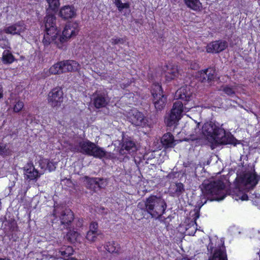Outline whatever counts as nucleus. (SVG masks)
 Returning a JSON list of instances; mask_svg holds the SVG:
<instances>
[{
	"label": "nucleus",
	"instance_id": "nucleus-1",
	"mask_svg": "<svg viewBox=\"0 0 260 260\" xmlns=\"http://www.w3.org/2000/svg\"><path fill=\"white\" fill-rule=\"evenodd\" d=\"M195 121L187 123L184 127L186 135L191 141L206 138L213 145L230 144L236 145L237 140L230 133L217 126L212 122H207L202 126Z\"/></svg>",
	"mask_w": 260,
	"mask_h": 260
},
{
	"label": "nucleus",
	"instance_id": "nucleus-2",
	"mask_svg": "<svg viewBox=\"0 0 260 260\" xmlns=\"http://www.w3.org/2000/svg\"><path fill=\"white\" fill-rule=\"evenodd\" d=\"M144 206L145 211L155 218L160 217L165 213L167 206L164 199L153 195L147 198L144 203H139L138 205L141 209Z\"/></svg>",
	"mask_w": 260,
	"mask_h": 260
},
{
	"label": "nucleus",
	"instance_id": "nucleus-3",
	"mask_svg": "<svg viewBox=\"0 0 260 260\" xmlns=\"http://www.w3.org/2000/svg\"><path fill=\"white\" fill-rule=\"evenodd\" d=\"M202 188L203 193L210 201H221L226 195L225 185L220 180L211 181L210 183H204Z\"/></svg>",
	"mask_w": 260,
	"mask_h": 260
},
{
	"label": "nucleus",
	"instance_id": "nucleus-4",
	"mask_svg": "<svg viewBox=\"0 0 260 260\" xmlns=\"http://www.w3.org/2000/svg\"><path fill=\"white\" fill-rule=\"evenodd\" d=\"M44 25L46 32L43 42L45 45H48L53 42H57L59 30L56 25V17L54 15L47 14L44 18Z\"/></svg>",
	"mask_w": 260,
	"mask_h": 260
},
{
	"label": "nucleus",
	"instance_id": "nucleus-5",
	"mask_svg": "<svg viewBox=\"0 0 260 260\" xmlns=\"http://www.w3.org/2000/svg\"><path fill=\"white\" fill-rule=\"evenodd\" d=\"M193 88L191 86L185 85L178 89L175 93V97L184 102L183 106L185 111H189L196 106L193 101Z\"/></svg>",
	"mask_w": 260,
	"mask_h": 260
},
{
	"label": "nucleus",
	"instance_id": "nucleus-6",
	"mask_svg": "<svg viewBox=\"0 0 260 260\" xmlns=\"http://www.w3.org/2000/svg\"><path fill=\"white\" fill-rule=\"evenodd\" d=\"M82 153H85L95 157L102 158L110 157L111 154L105 151L103 148L96 146L88 140L82 141Z\"/></svg>",
	"mask_w": 260,
	"mask_h": 260
},
{
	"label": "nucleus",
	"instance_id": "nucleus-7",
	"mask_svg": "<svg viewBox=\"0 0 260 260\" xmlns=\"http://www.w3.org/2000/svg\"><path fill=\"white\" fill-rule=\"evenodd\" d=\"M153 103L157 111H161L165 107L167 97L162 93L161 86L158 83L153 85L152 89Z\"/></svg>",
	"mask_w": 260,
	"mask_h": 260
},
{
	"label": "nucleus",
	"instance_id": "nucleus-8",
	"mask_svg": "<svg viewBox=\"0 0 260 260\" xmlns=\"http://www.w3.org/2000/svg\"><path fill=\"white\" fill-rule=\"evenodd\" d=\"M183 108V103L181 101H176L173 106L171 113L166 119V123L169 126L176 124L181 117L182 112H187Z\"/></svg>",
	"mask_w": 260,
	"mask_h": 260
},
{
	"label": "nucleus",
	"instance_id": "nucleus-9",
	"mask_svg": "<svg viewBox=\"0 0 260 260\" xmlns=\"http://www.w3.org/2000/svg\"><path fill=\"white\" fill-rule=\"evenodd\" d=\"M53 215L59 217L61 223L63 225L64 228L68 229L74 219L73 212L70 209H63L62 207H55Z\"/></svg>",
	"mask_w": 260,
	"mask_h": 260
},
{
	"label": "nucleus",
	"instance_id": "nucleus-10",
	"mask_svg": "<svg viewBox=\"0 0 260 260\" xmlns=\"http://www.w3.org/2000/svg\"><path fill=\"white\" fill-rule=\"evenodd\" d=\"M128 118L129 121L137 126L146 127L149 125L148 118L142 112L136 109H132L128 113Z\"/></svg>",
	"mask_w": 260,
	"mask_h": 260
},
{
	"label": "nucleus",
	"instance_id": "nucleus-11",
	"mask_svg": "<svg viewBox=\"0 0 260 260\" xmlns=\"http://www.w3.org/2000/svg\"><path fill=\"white\" fill-rule=\"evenodd\" d=\"M260 177L257 176L254 169L247 171L241 175L239 178L241 184L245 186L246 189H249L254 186L257 183Z\"/></svg>",
	"mask_w": 260,
	"mask_h": 260
},
{
	"label": "nucleus",
	"instance_id": "nucleus-12",
	"mask_svg": "<svg viewBox=\"0 0 260 260\" xmlns=\"http://www.w3.org/2000/svg\"><path fill=\"white\" fill-rule=\"evenodd\" d=\"M63 91L60 87L53 88L48 93V104L53 108L60 106L63 102Z\"/></svg>",
	"mask_w": 260,
	"mask_h": 260
},
{
	"label": "nucleus",
	"instance_id": "nucleus-13",
	"mask_svg": "<svg viewBox=\"0 0 260 260\" xmlns=\"http://www.w3.org/2000/svg\"><path fill=\"white\" fill-rule=\"evenodd\" d=\"M77 24L76 23H69L66 25L62 31L61 36L58 40L61 43L67 41L72 37L75 36L78 33L79 29H77Z\"/></svg>",
	"mask_w": 260,
	"mask_h": 260
},
{
	"label": "nucleus",
	"instance_id": "nucleus-14",
	"mask_svg": "<svg viewBox=\"0 0 260 260\" xmlns=\"http://www.w3.org/2000/svg\"><path fill=\"white\" fill-rule=\"evenodd\" d=\"M26 29V25L23 21H20L5 27L3 31L7 34L20 35Z\"/></svg>",
	"mask_w": 260,
	"mask_h": 260
},
{
	"label": "nucleus",
	"instance_id": "nucleus-15",
	"mask_svg": "<svg viewBox=\"0 0 260 260\" xmlns=\"http://www.w3.org/2000/svg\"><path fill=\"white\" fill-rule=\"evenodd\" d=\"M228 47V43L225 41H217L209 43L206 51L208 53H217L224 50Z\"/></svg>",
	"mask_w": 260,
	"mask_h": 260
},
{
	"label": "nucleus",
	"instance_id": "nucleus-16",
	"mask_svg": "<svg viewBox=\"0 0 260 260\" xmlns=\"http://www.w3.org/2000/svg\"><path fill=\"white\" fill-rule=\"evenodd\" d=\"M109 100L105 93H95L93 99V104L96 108L106 107Z\"/></svg>",
	"mask_w": 260,
	"mask_h": 260
},
{
	"label": "nucleus",
	"instance_id": "nucleus-17",
	"mask_svg": "<svg viewBox=\"0 0 260 260\" xmlns=\"http://www.w3.org/2000/svg\"><path fill=\"white\" fill-rule=\"evenodd\" d=\"M59 63L61 73L76 71L79 66V63L74 60H64Z\"/></svg>",
	"mask_w": 260,
	"mask_h": 260
},
{
	"label": "nucleus",
	"instance_id": "nucleus-18",
	"mask_svg": "<svg viewBox=\"0 0 260 260\" xmlns=\"http://www.w3.org/2000/svg\"><path fill=\"white\" fill-rule=\"evenodd\" d=\"M137 150V147L135 143L131 140H126L123 141L119 153L121 155L126 154L125 150L128 153L135 152Z\"/></svg>",
	"mask_w": 260,
	"mask_h": 260
},
{
	"label": "nucleus",
	"instance_id": "nucleus-19",
	"mask_svg": "<svg viewBox=\"0 0 260 260\" xmlns=\"http://www.w3.org/2000/svg\"><path fill=\"white\" fill-rule=\"evenodd\" d=\"M24 177L26 179L32 180L40 176L38 171L35 168L32 164H28L24 168Z\"/></svg>",
	"mask_w": 260,
	"mask_h": 260
},
{
	"label": "nucleus",
	"instance_id": "nucleus-20",
	"mask_svg": "<svg viewBox=\"0 0 260 260\" xmlns=\"http://www.w3.org/2000/svg\"><path fill=\"white\" fill-rule=\"evenodd\" d=\"M209 260H227L225 247L223 245L216 248L212 255L209 257Z\"/></svg>",
	"mask_w": 260,
	"mask_h": 260
},
{
	"label": "nucleus",
	"instance_id": "nucleus-21",
	"mask_svg": "<svg viewBox=\"0 0 260 260\" xmlns=\"http://www.w3.org/2000/svg\"><path fill=\"white\" fill-rule=\"evenodd\" d=\"M76 15V11L74 7L66 6L61 8L59 11V16L64 19L73 18Z\"/></svg>",
	"mask_w": 260,
	"mask_h": 260
},
{
	"label": "nucleus",
	"instance_id": "nucleus-22",
	"mask_svg": "<svg viewBox=\"0 0 260 260\" xmlns=\"http://www.w3.org/2000/svg\"><path fill=\"white\" fill-rule=\"evenodd\" d=\"M215 71L213 68H208L200 72V80L202 82L211 81L214 79Z\"/></svg>",
	"mask_w": 260,
	"mask_h": 260
},
{
	"label": "nucleus",
	"instance_id": "nucleus-23",
	"mask_svg": "<svg viewBox=\"0 0 260 260\" xmlns=\"http://www.w3.org/2000/svg\"><path fill=\"white\" fill-rule=\"evenodd\" d=\"M184 191V186L181 183H177L172 184L169 189L170 193L173 197H179Z\"/></svg>",
	"mask_w": 260,
	"mask_h": 260
},
{
	"label": "nucleus",
	"instance_id": "nucleus-24",
	"mask_svg": "<svg viewBox=\"0 0 260 260\" xmlns=\"http://www.w3.org/2000/svg\"><path fill=\"white\" fill-rule=\"evenodd\" d=\"M161 142L165 148L173 147L175 145L174 137L171 133L165 134L161 138Z\"/></svg>",
	"mask_w": 260,
	"mask_h": 260
},
{
	"label": "nucleus",
	"instance_id": "nucleus-25",
	"mask_svg": "<svg viewBox=\"0 0 260 260\" xmlns=\"http://www.w3.org/2000/svg\"><path fill=\"white\" fill-rule=\"evenodd\" d=\"M167 67V70L165 74L166 79L168 81L174 79L178 75L177 67L174 65H169Z\"/></svg>",
	"mask_w": 260,
	"mask_h": 260
},
{
	"label": "nucleus",
	"instance_id": "nucleus-26",
	"mask_svg": "<svg viewBox=\"0 0 260 260\" xmlns=\"http://www.w3.org/2000/svg\"><path fill=\"white\" fill-rule=\"evenodd\" d=\"M187 7L197 11L201 10L202 4L199 0H183Z\"/></svg>",
	"mask_w": 260,
	"mask_h": 260
},
{
	"label": "nucleus",
	"instance_id": "nucleus-27",
	"mask_svg": "<svg viewBox=\"0 0 260 260\" xmlns=\"http://www.w3.org/2000/svg\"><path fill=\"white\" fill-rule=\"evenodd\" d=\"M106 250L111 253H118L120 250V246L117 242L112 241L106 245Z\"/></svg>",
	"mask_w": 260,
	"mask_h": 260
},
{
	"label": "nucleus",
	"instance_id": "nucleus-28",
	"mask_svg": "<svg viewBox=\"0 0 260 260\" xmlns=\"http://www.w3.org/2000/svg\"><path fill=\"white\" fill-rule=\"evenodd\" d=\"M13 55L8 51L5 50L3 54V61L4 63H11L14 61Z\"/></svg>",
	"mask_w": 260,
	"mask_h": 260
},
{
	"label": "nucleus",
	"instance_id": "nucleus-29",
	"mask_svg": "<svg viewBox=\"0 0 260 260\" xmlns=\"http://www.w3.org/2000/svg\"><path fill=\"white\" fill-rule=\"evenodd\" d=\"M73 248L71 246H64L59 249L58 252L63 257H68L73 253Z\"/></svg>",
	"mask_w": 260,
	"mask_h": 260
},
{
	"label": "nucleus",
	"instance_id": "nucleus-30",
	"mask_svg": "<svg viewBox=\"0 0 260 260\" xmlns=\"http://www.w3.org/2000/svg\"><path fill=\"white\" fill-rule=\"evenodd\" d=\"M237 88L236 86H225L222 87V90L228 95L233 96L236 92Z\"/></svg>",
	"mask_w": 260,
	"mask_h": 260
},
{
	"label": "nucleus",
	"instance_id": "nucleus-31",
	"mask_svg": "<svg viewBox=\"0 0 260 260\" xmlns=\"http://www.w3.org/2000/svg\"><path fill=\"white\" fill-rule=\"evenodd\" d=\"M78 234L74 231H70L68 232L64 238L70 242H74L77 239Z\"/></svg>",
	"mask_w": 260,
	"mask_h": 260
},
{
	"label": "nucleus",
	"instance_id": "nucleus-32",
	"mask_svg": "<svg viewBox=\"0 0 260 260\" xmlns=\"http://www.w3.org/2000/svg\"><path fill=\"white\" fill-rule=\"evenodd\" d=\"M61 65L59 62L53 65L49 69V72L51 74H61Z\"/></svg>",
	"mask_w": 260,
	"mask_h": 260
},
{
	"label": "nucleus",
	"instance_id": "nucleus-33",
	"mask_svg": "<svg viewBox=\"0 0 260 260\" xmlns=\"http://www.w3.org/2000/svg\"><path fill=\"white\" fill-rule=\"evenodd\" d=\"M85 179L87 180V182H88L87 187L94 189L96 188V186L98 187H101L99 183H98V182L95 180V179L91 178L89 179H87V177H85Z\"/></svg>",
	"mask_w": 260,
	"mask_h": 260
},
{
	"label": "nucleus",
	"instance_id": "nucleus-34",
	"mask_svg": "<svg viewBox=\"0 0 260 260\" xmlns=\"http://www.w3.org/2000/svg\"><path fill=\"white\" fill-rule=\"evenodd\" d=\"M46 1L48 5L49 8L52 10H56V9H57L59 7V6L60 5V3H59L60 0H46Z\"/></svg>",
	"mask_w": 260,
	"mask_h": 260
},
{
	"label": "nucleus",
	"instance_id": "nucleus-35",
	"mask_svg": "<svg viewBox=\"0 0 260 260\" xmlns=\"http://www.w3.org/2000/svg\"><path fill=\"white\" fill-rule=\"evenodd\" d=\"M114 3L119 11L128 8L129 7L128 3H122L120 0H116Z\"/></svg>",
	"mask_w": 260,
	"mask_h": 260
},
{
	"label": "nucleus",
	"instance_id": "nucleus-36",
	"mask_svg": "<svg viewBox=\"0 0 260 260\" xmlns=\"http://www.w3.org/2000/svg\"><path fill=\"white\" fill-rule=\"evenodd\" d=\"M8 45L9 42L6 36L0 33V47L3 48H6Z\"/></svg>",
	"mask_w": 260,
	"mask_h": 260
},
{
	"label": "nucleus",
	"instance_id": "nucleus-37",
	"mask_svg": "<svg viewBox=\"0 0 260 260\" xmlns=\"http://www.w3.org/2000/svg\"><path fill=\"white\" fill-rule=\"evenodd\" d=\"M44 163L46 164L47 168L50 172L54 171L56 169V164L55 162L45 160Z\"/></svg>",
	"mask_w": 260,
	"mask_h": 260
},
{
	"label": "nucleus",
	"instance_id": "nucleus-38",
	"mask_svg": "<svg viewBox=\"0 0 260 260\" xmlns=\"http://www.w3.org/2000/svg\"><path fill=\"white\" fill-rule=\"evenodd\" d=\"M98 235V233L95 232L88 231L87 233L86 238L89 241L93 242L95 241Z\"/></svg>",
	"mask_w": 260,
	"mask_h": 260
},
{
	"label": "nucleus",
	"instance_id": "nucleus-39",
	"mask_svg": "<svg viewBox=\"0 0 260 260\" xmlns=\"http://www.w3.org/2000/svg\"><path fill=\"white\" fill-rule=\"evenodd\" d=\"M110 42L112 45L123 44L124 43L125 41L123 38L114 37L111 39Z\"/></svg>",
	"mask_w": 260,
	"mask_h": 260
},
{
	"label": "nucleus",
	"instance_id": "nucleus-40",
	"mask_svg": "<svg viewBox=\"0 0 260 260\" xmlns=\"http://www.w3.org/2000/svg\"><path fill=\"white\" fill-rule=\"evenodd\" d=\"M23 106L24 105L22 102L18 101L14 107V111L15 112H19L21 110Z\"/></svg>",
	"mask_w": 260,
	"mask_h": 260
},
{
	"label": "nucleus",
	"instance_id": "nucleus-41",
	"mask_svg": "<svg viewBox=\"0 0 260 260\" xmlns=\"http://www.w3.org/2000/svg\"><path fill=\"white\" fill-rule=\"evenodd\" d=\"M235 199L237 201L241 200L242 201H246L248 200V196L246 194L242 192H239V194L235 197Z\"/></svg>",
	"mask_w": 260,
	"mask_h": 260
},
{
	"label": "nucleus",
	"instance_id": "nucleus-42",
	"mask_svg": "<svg viewBox=\"0 0 260 260\" xmlns=\"http://www.w3.org/2000/svg\"><path fill=\"white\" fill-rule=\"evenodd\" d=\"M98 223L96 222H92L90 225V230L89 231H91L93 232H95L96 233H98V231H96L98 229Z\"/></svg>",
	"mask_w": 260,
	"mask_h": 260
},
{
	"label": "nucleus",
	"instance_id": "nucleus-43",
	"mask_svg": "<svg viewBox=\"0 0 260 260\" xmlns=\"http://www.w3.org/2000/svg\"><path fill=\"white\" fill-rule=\"evenodd\" d=\"M7 150L5 144H0V154L6 153Z\"/></svg>",
	"mask_w": 260,
	"mask_h": 260
},
{
	"label": "nucleus",
	"instance_id": "nucleus-44",
	"mask_svg": "<svg viewBox=\"0 0 260 260\" xmlns=\"http://www.w3.org/2000/svg\"><path fill=\"white\" fill-rule=\"evenodd\" d=\"M214 247H213V244L212 243V242H211L209 245L208 246V251H211V252H212L213 251V249Z\"/></svg>",
	"mask_w": 260,
	"mask_h": 260
},
{
	"label": "nucleus",
	"instance_id": "nucleus-45",
	"mask_svg": "<svg viewBox=\"0 0 260 260\" xmlns=\"http://www.w3.org/2000/svg\"><path fill=\"white\" fill-rule=\"evenodd\" d=\"M195 217L194 218V220H197L200 216L199 212L198 211H197L194 213Z\"/></svg>",
	"mask_w": 260,
	"mask_h": 260
},
{
	"label": "nucleus",
	"instance_id": "nucleus-46",
	"mask_svg": "<svg viewBox=\"0 0 260 260\" xmlns=\"http://www.w3.org/2000/svg\"><path fill=\"white\" fill-rule=\"evenodd\" d=\"M176 260H190L187 257H182V258H178Z\"/></svg>",
	"mask_w": 260,
	"mask_h": 260
},
{
	"label": "nucleus",
	"instance_id": "nucleus-47",
	"mask_svg": "<svg viewBox=\"0 0 260 260\" xmlns=\"http://www.w3.org/2000/svg\"><path fill=\"white\" fill-rule=\"evenodd\" d=\"M2 87L0 85V99L3 97V91H2Z\"/></svg>",
	"mask_w": 260,
	"mask_h": 260
},
{
	"label": "nucleus",
	"instance_id": "nucleus-48",
	"mask_svg": "<svg viewBox=\"0 0 260 260\" xmlns=\"http://www.w3.org/2000/svg\"><path fill=\"white\" fill-rule=\"evenodd\" d=\"M68 260H77V259L75 258L71 257L70 258H69Z\"/></svg>",
	"mask_w": 260,
	"mask_h": 260
},
{
	"label": "nucleus",
	"instance_id": "nucleus-49",
	"mask_svg": "<svg viewBox=\"0 0 260 260\" xmlns=\"http://www.w3.org/2000/svg\"><path fill=\"white\" fill-rule=\"evenodd\" d=\"M0 260H8V259H6L5 258H0Z\"/></svg>",
	"mask_w": 260,
	"mask_h": 260
},
{
	"label": "nucleus",
	"instance_id": "nucleus-50",
	"mask_svg": "<svg viewBox=\"0 0 260 260\" xmlns=\"http://www.w3.org/2000/svg\"><path fill=\"white\" fill-rule=\"evenodd\" d=\"M188 234H189V235H191V234L193 235V233H189Z\"/></svg>",
	"mask_w": 260,
	"mask_h": 260
},
{
	"label": "nucleus",
	"instance_id": "nucleus-51",
	"mask_svg": "<svg viewBox=\"0 0 260 260\" xmlns=\"http://www.w3.org/2000/svg\"><path fill=\"white\" fill-rule=\"evenodd\" d=\"M258 254H259V260H260V253L258 252Z\"/></svg>",
	"mask_w": 260,
	"mask_h": 260
}]
</instances>
